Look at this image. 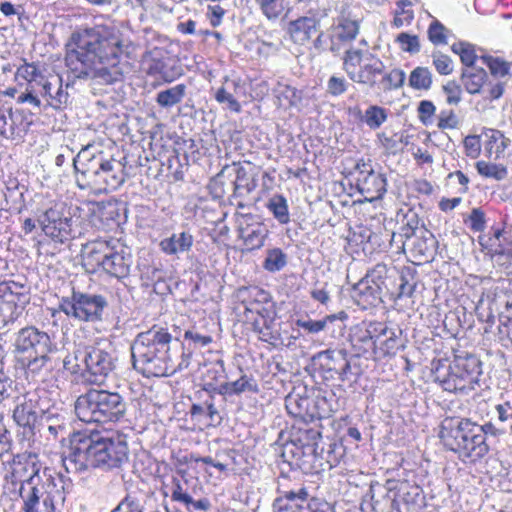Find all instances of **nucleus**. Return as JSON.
<instances>
[{"instance_id":"1","label":"nucleus","mask_w":512,"mask_h":512,"mask_svg":"<svg viewBox=\"0 0 512 512\" xmlns=\"http://www.w3.org/2000/svg\"><path fill=\"white\" fill-rule=\"evenodd\" d=\"M132 42L113 25L97 24L75 30L67 43L65 63L74 79L112 84L122 78L120 63Z\"/></svg>"},{"instance_id":"2","label":"nucleus","mask_w":512,"mask_h":512,"mask_svg":"<svg viewBox=\"0 0 512 512\" xmlns=\"http://www.w3.org/2000/svg\"><path fill=\"white\" fill-rule=\"evenodd\" d=\"M61 459L67 473H81L90 468L108 470L127 461L128 446L120 436L78 431L72 434L69 451Z\"/></svg>"},{"instance_id":"3","label":"nucleus","mask_w":512,"mask_h":512,"mask_svg":"<svg viewBox=\"0 0 512 512\" xmlns=\"http://www.w3.org/2000/svg\"><path fill=\"white\" fill-rule=\"evenodd\" d=\"M178 343L177 338L167 328L154 325L147 331L139 333L131 344L133 367L146 377H163L189 366L183 357L176 364L170 353L171 344Z\"/></svg>"},{"instance_id":"4","label":"nucleus","mask_w":512,"mask_h":512,"mask_svg":"<svg viewBox=\"0 0 512 512\" xmlns=\"http://www.w3.org/2000/svg\"><path fill=\"white\" fill-rule=\"evenodd\" d=\"M41 465L35 458L14 462L13 482L19 483L18 495L22 512H63L66 495L53 481L44 482L40 476Z\"/></svg>"},{"instance_id":"5","label":"nucleus","mask_w":512,"mask_h":512,"mask_svg":"<svg viewBox=\"0 0 512 512\" xmlns=\"http://www.w3.org/2000/svg\"><path fill=\"white\" fill-rule=\"evenodd\" d=\"M56 351L51 336L36 326L23 327L15 334L13 353L27 379L44 380L54 368L52 355Z\"/></svg>"},{"instance_id":"6","label":"nucleus","mask_w":512,"mask_h":512,"mask_svg":"<svg viewBox=\"0 0 512 512\" xmlns=\"http://www.w3.org/2000/svg\"><path fill=\"white\" fill-rule=\"evenodd\" d=\"M76 184L80 189L99 192L115 191L126 179L125 164L102 151L93 152L87 146L73 158Z\"/></svg>"},{"instance_id":"7","label":"nucleus","mask_w":512,"mask_h":512,"mask_svg":"<svg viewBox=\"0 0 512 512\" xmlns=\"http://www.w3.org/2000/svg\"><path fill=\"white\" fill-rule=\"evenodd\" d=\"M81 256L87 272H104L118 280L129 276L133 263L130 248L116 238H99L86 243Z\"/></svg>"},{"instance_id":"8","label":"nucleus","mask_w":512,"mask_h":512,"mask_svg":"<svg viewBox=\"0 0 512 512\" xmlns=\"http://www.w3.org/2000/svg\"><path fill=\"white\" fill-rule=\"evenodd\" d=\"M481 430L479 424L468 418L447 417L441 423L439 437L462 461L476 462L489 452Z\"/></svg>"},{"instance_id":"9","label":"nucleus","mask_w":512,"mask_h":512,"mask_svg":"<svg viewBox=\"0 0 512 512\" xmlns=\"http://www.w3.org/2000/svg\"><path fill=\"white\" fill-rule=\"evenodd\" d=\"M64 367L72 372H81L85 382L102 385L116 367V357L108 340H99L91 345L77 347L64 359Z\"/></svg>"},{"instance_id":"10","label":"nucleus","mask_w":512,"mask_h":512,"mask_svg":"<svg viewBox=\"0 0 512 512\" xmlns=\"http://www.w3.org/2000/svg\"><path fill=\"white\" fill-rule=\"evenodd\" d=\"M127 402L118 392L91 388L78 396L75 413L84 423H117L124 419Z\"/></svg>"},{"instance_id":"11","label":"nucleus","mask_w":512,"mask_h":512,"mask_svg":"<svg viewBox=\"0 0 512 512\" xmlns=\"http://www.w3.org/2000/svg\"><path fill=\"white\" fill-rule=\"evenodd\" d=\"M481 374V361L468 353L455 355L449 363L439 362L433 369L435 382L445 391L459 394L474 390Z\"/></svg>"},{"instance_id":"12","label":"nucleus","mask_w":512,"mask_h":512,"mask_svg":"<svg viewBox=\"0 0 512 512\" xmlns=\"http://www.w3.org/2000/svg\"><path fill=\"white\" fill-rule=\"evenodd\" d=\"M107 305V300L102 295L73 289L70 296L60 299L58 309L53 310L52 317H56L58 312H63L67 317L78 321L97 322L102 320Z\"/></svg>"},{"instance_id":"13","label":"nucleus","mask_w":512,"mask_h":512,"mask_svg":"<svg viewBox=\"0 0 512 512\" xmlns=\"http://www.w3.org/2000/svg\"><path fill=\"white\" fill-rule=\"evenodd\" d=\"M343 69L353 82L374 88L378 84L377 78L385 70V65L380 58L369 51L346 49Z\"/></svg>"},{"instance_id":"14","label":"nucleus","mask_w":512,"mask_h":512,"mask_svg":"<svg viewBox=\"0 0 512 512\" xmlns=\"http://www.w3.org/2000/svg\"><path fill=\"white\" fill-rule=\"evenodd\" d=\"M43 233L54 242L65 243L76 237L74 220L64 203H56L38 219Z\"/></svg>"},{"instance_id":"15","label":"nucleus","mask_w":512,"mask_h":512,"mask_svg":"<svg viewBox=\"0 0 512 512\" xmlns=\"http://www.w3.org/2000/svg\"><path fill=\"white\" fill-rule=\"evenodd\" d=\"M29 300L26 285L13 280L0 282V324L5 327L13 323Z\"/></svg>"},{"instance_id":"16","label":"nucleus","mask_w":512,"mask_h":512,"mask_svg":"<svg viewBox=\"0 0 512 512\" xmlns=\"http://www.w3.org/2000/svg\"><path fill=\"white\" fill-rule=\"evenodd\" d=\"M274 512H334L325 500L309 497L305 487L283 491L273 503Z\"/></svg>"},{"instance_id":"17","label":"nucleus","mask_w":512,"mask_h":512,"mask_svg":"<svg viewBox=\"0 0 512 512\" xmlns=\"http://www.w3.org/2000/svg\"><path fill=\"white\" fill-rule=\"evenodd\" d=\"M385 332L382 322H363L357 325L351 335L352 346L359 356L376 357L377 343Z\"/></svg>"},{"instance_id":"18","label":"nucleus","mask_w":512,"mask_h":512,"mask_svg":"<svg viewBox=\"0 0 512 512\" xmlns=\"http://www.w3.org/2000/svg\"><path fill=\"white\" fill-rule=\"evenodd\" d=\"M356 188L369 201L381 198L387 187V180L383 173L374 171L370 164H357Z\"/></svg>"},{"instance_id":"19","label":"nucleus","mask_w":512,"mask_h":512,"mask_svg":"<svg viewBox=\"0 0 512 512\" xmlns=\"http://www.w3.org/2000/svg\"><path fill=\"white\" fill-rule=\"evenodd\" d=\"M39 396L35 392H28L16 398L13 410V419L16 424L29 433L34 434V428L39 421L43 408L38 405Z\"/></svg>"},{"instance_id":"20","label":"nucleus","mask_w":512,"mask_h":512,"mask_svg":"<svg viewBox=\"0 0 512 512\" xmlns=\"http://www.w3.org/2000/svg\"><path fill=\"white\" fill-rule=\"evenodd\" d=\"M385 488L387 491H398L393 500V506L398 512H416L421 507L420 486L407 481L398 484L395 480H387Z\"/></svg>"},{"instance_id":"21","label":"nucleus","mask_w":512,"mask_h":512,"mask_svg":"<svg viewBox=\"0 0 512 512\" xmlns=\"http://www.w3.org/2000/svg\"><path fill=\"white\" fill-rule=\"evenodd\" d=\"M313 360L319 366L326 379H345L350 363L344 350L328 349L317 353Z\"/></svg>"},{"instance_id":"22","label":"nucleus","mask_w":512,"mask_h":512,"mask_svg":"<svg viewBox=\"0 0 512 512\" xmlns=\"http://www.w3.org/2000/svg\"><path fill=\"white\" fill-rule=\"evenodd\" d=\"M359 33V23L345 15L338 17L329 30V50L339 55Z\"/></svg>"},{"instance_id":"23","label":"nucleus","mask_w":512,"mask_h":512,"mask_svg":"<svg viewBox=\"0 0 512 512\" xmlns=\"http://www.w3.org/2000/svg\"><path fill=\"white\" fill-rule=\"evenodd\" d=\"M242 220L238 228L239 237L249 250L260 249L269 234L267 227L261 222L254 221L255 218L251 214L243 215Z\"/></svg>"},{"instance_id":"24","label":"nucleus","mask_w":512,"mask_h":512,"mask_svg":"<svg viewBox=\"0 0 512 512\" xmlns=\"http://www.w3.org/2000/svg\"><path fill=\"white\" fill-rule=\"evenodd\" d=\"M319 29L320 20L317 17L301 16L289 22L287 31L293 43L304 46L319 32Z\"/></svg>"},{"instance_id":"25","label":"nucleus","mask_w":512,"mask_h":512,"mask_svg":"<svg viewBox=\"0 0 512 512\" xmlns=\"http://www.w3.org/2000/svg\"><path fill=\"white\" fill-rule=\"evenodd\" d=\"M37 88L39 96L54 109H61L68 103L69 94L63 88L62 78L59 75L46 76Z\"/></svg>"},{"instance_id":"26","label":"nucleus","mask_w":512,"mask_h":512,"mask_svg":"<svg viewBox=\"0 0 512 512\" xmlns=\"http://www.w3.org/2000/svg\"><path fill=\"white\" fill-rule=\"evenodd\" d=\"M366 274L371 282L381 288V292L385 296H389L390 292L395 288V281L400 278V271L393 264L377 263Z\"/></svg>"},{"instance_id":"27","label":"nucleus","mask_w":512,"mask_h":512,"mask_svg":"<svg viewBox=\"0 0 512 512\" xmlns=\"http://www.w3.org/2000/svg\"><path fill=\"white\" fill-rule=\"evenodd\" d=\"M352 293L357 304L361 305L364 309L377 306L385 296L381 292V288L375 285L374 282H371L367 274L353 286Z\"/></svg>"},{"instance_id":"28","label":"nucleus","mask_w":512,"mask_h":512,"mask_svg":"<svg viewBox=\"0 0 512 512\" xmlns=\"http://www.w3.org/2000/svg\"><path fill=\"white\" fill-rule=\"evenodd\" d=\"M28 123L19 113L0 106V136L5 139L21 138L28 129Z\"/></svg>"},{"instance_id":"29","label":"nucleus","mask_w":512,"mask_h":512,"mask_svg":"<svg viewBox=\"0 0 512 512\" xmlns=\"http://www.w3.org/2000/svg\"><path fill=\"white\" fill-rule=\"evenodd\" d=\"M484 154L486 157L499 160L504 156V151L510 145V140L496 129H485L482 132Z\"/></svg>"},{"instance_id":"30","label":"nucleus","mask_w":512,"mask_h":512,"mask_svg":"<svg viewBox=\"0 0 512 512\" xmlns=\"http://www.w3.org/2000/svg\"><path fill=\"white\" fill-rule=\"evenodd\" d=\"M285 407L287 412L295 418L303 421L313 420L312 399L307 396L293 391L286 396Z\"/></svg>"},{"instance_id":"31","label":"nucleus","mask_w":512,"mask_h":512,"mask_svg":"<svg viewBox=\"0 0 512 512\" xmlns=\"http://www.w3.org/2000/svg\"><path fill=\"white\" fill-rule=\"evenodd\" d=\"M241 373V376L237 380L222 383L215 391L222 396L240 395L246 392L257 393L259 386L255 378L243 373L242 370Z\"/></svg>"},{"instance_id":"32","label":"nucleus","mask_w":512,"mask_h":512,"mask_svg":"<svg viewBox=\"0 0 512 512\" xmlns=\"http://www.w3.org/2000/svg\"><path fill=\"white\" fill-rule=\"evenodd\" d=\"M384 330L385 332L381 334L380 341L377 343L376 357L379 358L395 355L398 350L404 347L401 340V329L388 328L384 324Z\"/></svg>"},{"instance_id":"33","label":"nucleus","mask_w":512,"mask_h":512,"mask_svg":"<svg viewBox=\"0 0 512 512\" xmlns=\"http://www.w3.org/2000/svg\"><path fill=\"white\" fill-rule=\"evenodd\" d=\"M194 242L193 236L186 231L173 233L170 237L160 242L161 250L168 255H176L188 252Z\"/></svg>"},{"instance_id":"34","label":"nucleus","mask_w":512,"mask_h":512,"mask_svg":"<svg viewBox=\"0 0 512 512\" xmlns=\"http://www.w3.org/2000/svg\"><path fill=\"white\" fill-rule=\"evenodd\" d=\"M276 104L278 107L300 110L302 104V91L290 85L278 84L274 90Z\"/></svg>"},{"instance_id":"35","label":"nucleus","mask_w":512,"mask_h":512,"mask_svg":"<svg viewBox=\"0 0 512 512\" xmlns=\"http://www.w3.org/2000/svg\"><path fill=\"white\" fill-rule=\"evenodd\" d=\"M95 216L104 230H112L121 223V209L117 202L98 205Z\"/></svg>"},{"instance_id":"36","label":"nucleus","mask_w":512,"mask_h":512,"mask_svg":"<svg viewBox=\"0 0 512 512\" xmlns=\"http://www.w3.org/2000/svg\"><path fill=\"white\" fill-rule=\"evenodd\" d=\"M235 180L233 182V196L236 198H244L252 193L257 187V180L254 175L250 174L245 167L238 165L235 167Z\"/></svg>"},{"instance_id":"37","label":"nucleus","mask_w":512,"mask_h":512,"mask_svg":"<svg viewBox=\"0 0 512 512\" xmlns=\"http://www.w3.org/2000/svg\"><path fill=\"white\" fill-rule=\"evenodd\" d=\"M487 80V73L482 67L463 68L461 81L469 94L480 93Z\"/></svg>"},{"instance_id":"38","label":"nucleus","mask_w":512,"mask_h":512,"mask_svg":"<svg viewBox=\"0 0 512 512\" xmlns=\"http://www.w3.org/2000/svg\"><path fill=\"white\" fill-rule=\"evenodd\" d=\"M261 14L269 21H277L289 9V0H254Z\"/></svg>"},{"instance_id":"39","label":"nucleus","mask_w":512,"mask_h":512,"mask_svg":"<svg viewBox=\"0 0 512 512\" xmlns=\"http://www.w3.org/2000/svg\"><path fill=\"white\" fill-rule=\"evenodd\" d=\"M266 207L279 224L285 225L290 222L288 202L282 194H274L270 197L267 201Z\"/></svg>"},{"instance_id":"40","label":"nucleus","mask_w":512,"mask_h":512,"mask_svg":"<svg viewBox=\"0 0 512 512\" xmlns=\"http://www.w3.org/2000/svg\"><path fill=\"white\" fill-rule=\"evenodd\" d=\"M186 85L177 84L157 93L156 103L162 108H170L182 102L186 95Z\"/></svg>"},{"instance_id":"41","label":"nucleus","mask_w":512,"mask_h":512,"mask_svg":"<svg viewBox=\"0 0 512 512\" xmlns=\"http://www.w3.org/2000/svg\"><path fill=\"white\" fill-rule=\"evenodd\" d=\"M347 318H348V315L344 311H341L337 314L328 315L321 320L298 319L296 321V325L298 327L304 329L308 333L316 334V333L323 331L328 323H332L336 319L345 320Z\"/></svg>"},{"instance_id":"42","label":"nucleus","mask_w":512,"mask_h":512,"mask_svg":"<svg viewBox=\"0 0 512 512\" xmlns=\"http://www.w3.org/2000/svg\"><path fill=\"white\" fill-rule=\"evenodd\" d=\"M16 77L25 80L28 87H38L46 76L34 63L24 62L23 65L18 67Z\"/></svg>"},{"instance_id":"43","label":"nucleus","mask_w":512,"mask_h":512,"mask_svg":"<svg viewBox=\"0 0 512 512\" xmlns=\"http://www.w3.org/2000/svg\"><path fill=\"white\" fill-rule=\"evenodd\" d=\"M451 50L459 55L464 68L477 67L476 62L479 58L476 55L474 45L465 41H459L451 46Z\"/></svg>"},{"instance_id":"44","label":"nucleus","mask_w":512,"mask_h":512,"mask_svg":"<svg viewBox=\"0 0 512 512\" xmlns=\"http://www.w3.org/2000/svg\"><path fill=\"white\" fill-rule=\"evenodd\" d=\"M333 396L331 395L328 399L327 396L318 395L315 399H312L313 419L327 418L337 411V403L333 400Z\"/></svg>"},{"instance_id":"45","label":"nucleus","mask_w":512,"mask_h":512,"mask_svg":"<svg viewBox=\"0 0 512 512\" xmlns=\"http://www.w3.org/2000/svg\"><path fill=\"white\" fill-rule=\"evenodd\" d=\"M388 118L387 109L378 106L371 105L369 106L362 117V121L372 130H376L381 127V125L386 122Z\"/></svg>"},{"instance_id":"46","label":"nucleus","mask_w":512,"mask_h":512,"mask_svg":"<svg viewBox=\"0 0 512 512\" xmlns=\"http://www.w3.org/2000/svg\"><path fill=\"white\" fill-rule=\"evenodd\" d=\"M287 265V255L280 248H272L267 250L266 257L263 261V268L275 273L282 270Z\"/></svg>"},{"instance_id":"47","label":"nucleus","mask_w":512,"mask_h":512,"mask_svg":"<svg viewBox=\"0 0 512 512\" xmlns=\"http://www.w3.org/2000/svg\"><path fill=\"white\" fill-rule=\"evenodd\" d=\"M476 169L481 176L497 181L505 179L508 174L507 168L503 164L490 163L483 160L476 163Z\"/></svg>"},{"instance_id":"48","label":"nucleus","mask_w":512,"mask_h":512,"mask_svg":"<svg viewBox=\"0 0 512 512\" xmlns=\"http://www.w3.org/2000/svg\"><path fill=\"white\" fill-rule=\"evenodd\" d=\"M378 87L384 91L394 90L400 88L405 81V72L401 69H392L390 72H383Z\"/></svg>"},{"instance_id":"49","label":"nucleus","mask_w":512,"mask_h":512,"mask_svg":"<svg viewBox=\"0 0 512 512\" xmlns=\"http://www.w3.org/2000/svg\"><path fill=\"white\" fill-rule=\"evenodd\" d=\"M184 338L188 341V353L183 352L181 355V359H183V355L185 359L189 361L191 353L202 347L209 345L212 342V337L209 335H202L196 331L187 330L185 331Z\"/></svg>"},{"instance_id":"50","label":"nucleus","mask_w":512,"mask_h":512,"mask_svg":"<svg viewBox=\"0 0 512 512\" xmlns=\"http://www.w3.org/2000/svg\"><path fill=\"white\" fill-rule=\"evenodd\" d=\"M409 84L417 90H428L432 85V74L426 67H416L409 76Z\"/></svg>"},{"instance_id":"51","label":"nucleus","mask_w":512,"mask_h":512,"mask_svg":"<svg viewBox=\"0 0 512 512\" xmlns=\"http://www.w3.org/2000/svg\"><path fill=\"white\" fill-rule=\"evenodd\" d=\"M39 427L46 428L48 425L50 427L56 425H69L68 420L66 418L65 412H60L57 408H48L46 410H42L40 418H39Z\"/></svg>"},{"instance_id":"52","label":"nucleus","mask_w":512,"mask_h":512,"mask_svg":"<svg viewBox=\"0 0 512 512\" xmlns=\"http://www.w3.org/2000/svg\"><path fill=\"white\" fill-rule=\"evenodd\" d=\"M397 9L393 20V25L397 28L409 25L414 18L412 3L409 0H399L396 3Z\"/></svg>"},{"instance_id":"53","label":"nucleus","mask_w":512,"mask_h":512,"mask_svg":"<svg viewBox=\"0 0 512 512\" xmlns=\"http://www.w3.org/2000/svg\"><path fill=\"white\" fill-rule=\"evenodd\" d=\"M449 30L437 19H434L427 30L429 41L435 45H446Z\"/></svg>"},{"instance_id":"54","label":"nucleus","mask_w":512,"mask_h":512,"mask_svg":"<svg viewBox=\"0 0 512 512\" xmlns=\"http://www.w3.org/2000/svg\"><path fill=\"white\" fill-rule=\"evenodd\" d=\"M416 288L415 282H410L402 273L399 280L395 281V288L390 292L389 297L403 299L412 297Z\"/></svg>"},{"instance_id":"55","label":"nucleus","mask_w":512,"mask_h":512,"mask_svg":"<svg viewBox=\"0 0 512 512\" xmlns=\"http://www.w3.org/2000/svg\"><path fill=\"white\" fill-rule=\"evenodd\" d=\"M480 60L487 65L491 74L495 77H505L509 73V64L499 58L492 56H482Z\"/></svg>"},{"instance_id":"56","label":"nucleus","mask_w":512,"mask_h":512,"mask_svg":"<svg viewBox=\"0 0 512 512\" xmlns=\"http://www.w3.org/2000/svg\"><path fill=\"white\" fill-rule=\"evenodd\" d=\"M396 42L399 44L402 51L410 54L418 53L421 48L419 37L406 32L400 33L396 38Z\"/></svg>"},{"instance_id":"57","label":"nucleus","mask_w":512,"mask_h":512,"mask_svg":"<svg viewBox=\"0 0 512 512\" xmlns=\"http://www.w3.org/2000/svg\"><path fill=\"white\" fill-rule=\"evenodd\" d=\"M244 303L255 305L268 304V306H274L270 293L259 287H251L248 289V299L244 300Z\"/></svg>"},{"instance_id":"58","label":"nucleus","mask_w":512,"mask_h":512,"mask_svg":"<svg viewBox=\"0 0 512 512\" xmlns=\"http://www.w3.org/2000/svg\"><path fill=\"white\" fill-rule=\"evenodd\" d=\"M433 65L437 72L441 75H449L453 71V62L448 55L440 51H434L431 55Z\"/></svg>"},{"instance_id":"59","label":"nucleus","mask_w":512,"mask_h":512,"mask_svg":"<svg viewBox=\"0 0 512 512\" xmlns=\"http://www.w3.org/2000/svg\"><path fill=\"white\" fill-rule=\"evenodd\" d=\"M171 500L177 503H191V495L185 490L183 483L177 477H172Z\"/></svg>"},{"instance_id":"60","label":"nucleus","mask_w":512,"mask_h":512,"mask_svg":"<svg viewBox=\"0 0 512 512\" xmlns=\"http://www.w3.org/2000/svg\"><path fill=\"white\" fill-rule=\"evenodd\" d=\"M418 220L411 219L408 220L405 225L401 227V232L395 233L393 232L391 235V244H396L397 249H399V241L402 242V238L409 240L413 237L415 233V229L417 228Z\"/></svg>"},{"instance_id":"61","label":"nucleus","mask_w":512,"mask_h":512,"mask_svg":"<svg viewBox=\"0 0 512 512\" xmlns=\"http://www.w3.org/2000/svg\"><path fill=\"white\" fill-rule=\"evenodd\" d=\"M215 100L220 104H227V107L234 112H240L241 105L226 87L222 86L215 93Z\"/></svg>"},{"instance_id":"62","label":"nucleus","mask_w":512,"mask_h":512,"mask_svg":"<svg viewBox=\"0 0 512 512\" xmlns=\"http://www.w3.org/2000/svg\"><path fill=\"white\" fill-rule=\"evenodd\" d=\"M40 431L42 434L46 436L48 440H59L64 441L66 436L72 437L70 431H69V425H56L50 427L48 425L46 428H40Z\"/></svg>"},{"instance_id":"63","label":"nucleus","mask_w":512,"mask_h":512,"mask_svg":"<svg viewBox=\"0 0 512 512\" xmlns=\"http://www.w3.org/2000/svg\"><path fill=\"white\" fill-rule=\"evenodd\" d=\"M348 82L344 77L331 76L327 81L326 91L333 97H338L347 91Z\"/></svg>"},{"instance_id":"64","label":"nucleus","mask_w":512,"mask_h":512,"mask_svg":"<svg viewBox=\"0 0 512 512\" xmlns=\"http://www.w3.org/2000/svg\"><path fill=\"white\" fill-rule=\"evenodd\" d=\"M111 512H143V506L138 499L126 496Z\"/></svg>"}]
</instances>
